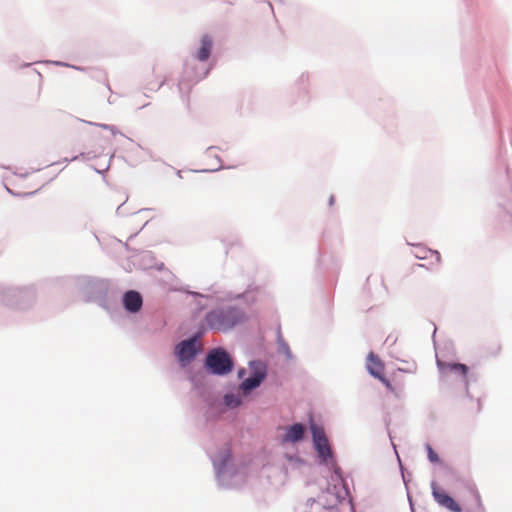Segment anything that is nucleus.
Here are the masks:
<instances>
[{
	"instance_id": "11",
	"label": "nucleus",
	"mask_w": 512,
	"mask_h": 512,
	"mask_svg": "<svg viewBox=\"0 0 512 512\" xmlns=\"http://www.w3.org/2000/svg\"><path fill=\"white\" fill-rule=\"evenodd\" d=\"M502 352V345L497 340H492L485 347V354L489 358H497Z\"/></svg>"
},
{
	"instance_id": "3",
	"label": "nucleus",
	"mask_w": 512,
	"mask_h": 512,
	"mask_svg": "<svg viewBox=\"0 0 512 512\" xmlns=\"http://www.w3.org/2000/svg\"><path fill=\"white\" fill-rule=\"evenodd\" d=\"M366 367L368 372L373 377L379 379L389 391H391L392 393L395 392V388L384 375L385 365L383 361L373 352H370L368 354Z\"/></svg>"
},
{
	"instance_id": "12",
	"label": "nucleus",
	"mask_w": 512,
	"mask_h": 512,
	"mask_svg": "<svg viewBox=\"0 0 512 512\" xmlns=\"http://www.w3.org/2000/svg\"><path fill=\"white\" fill-rule=\"evenodd\" d=\"M465 486H466L468 492L473 497V500H474L476 506H478V507L482 506V499H481V495L478 491L477 486L472 482H467L465 484Z\"/></svg>"
},
{
	"instance_id": "2",
	"label": "nucleus",
	"mask_w": 512,
	"mask_h": 512,
	"mask_svg": "<svg viewBox=\"0 0 512 512\" xmlns=\"http://www.w3.org/2000/svg\"><path fill=\"white\" fill-rule=\"evenodd\" d=\"M206 366L213 374L225 375L232 371L233 363L228 353L217 348L208 353L206 357Z\"/></svg>"
},
{
	"instance_id": "1",
	"label": "nucleus",
	"mask_w": 512,
	"mask_h": 512,
	"mask_svg": "<svg viewBox=\"0 0 512 512\" xmlns=\"http://www.w3.org/2000/svg\"><path fill=\"white\" fill-rule=\"evenodd\" d=\"M210 329L228 330L244 320V314L235 307H223L210 311L205 317Z\"/></svg>"
},
{
	"instance_id": "4",
	"label": "nucleus",
	"mask_w": 512,
	"mask_h": 512,
	"mask_svg": "<svg viewBox=\"0 0 512 512\" xmlns=\"http://www.w3.org/2000/svg\"><path fill=\"white\" fill-rule=\"evenodd\" d=\"M432 495L434 500L442 507L451 512H462L460 505L435 483L432 484Z\"/></svg>"
},
{
	"instance_id": "6",
	"label": "nucleus",
	"mask_w": 512,
	"mask_h": 512,
	"mask_svg": "<svg viewBox=\"0 0 512 512\" xmlns=\"http://www.w3.org/2000/svg\"><path fill=\"white\" fill-rule=\"evenodd\" d=\"M142 297L137 291L131 290L125 293L123 304L127 311L131 313L138 312L142 307Z\"/></svg>"
},
{
	"instance_id": "15",
	"label": "nucleus",
	"mask_w": 512,
	"mask_h": 512,
	"mask_svg": "<svg viewBox=\"0 0 512 512\" xmlns=\"http://www.w3.org/2000/svg\"><path fill=\"white\" fill-rule=\"evenodd\" d=\"M224 402L228 407H237L241 404V400L239 397L233 394H227L224 397Z\"/></svg>"
},
{
	"instance_id": "7",
	"label": "nucleus",
	"mask_w": 512,
	"mask_h": 512,
	"mask_svg": "<svg viewBox=\"0 0 512 512\" xmlns=\"http://www.w3.org/2000/svg\"><path fill=\"white\" fill-rule=\"evenodd\" d=\"M305 427L303 424L296 423L286 428L285 434L282 436L283 443H295L303 439Z\"/></svg>"
},
{
	"instance_id": "8",
	"label": "nucleus",
	"mask_w": 512,
	"mask_h": 512,
	"mask_svg": "<svg viewBox=\"0 0 512 512\" xmlns=\"http://www.w3.org/2000/svg\"><path fill=\"white\" fill-rule=\"evenodd\" d=\"M313 443L318 453V456L321 458L322 462L327 465L333 463V456L330 445L328 443V439H322V441H316Z\"/></svg>"
},
{
	"instance_id": "9",
	"label": "nucleus",
	"mask_w": 512,
	"mask_h": 512,
	"mask_svg": "<svg viewBox=\"0 0 512 512\" xmlns=\"http://www.w3.org/2000/svg\"><path fill=\"white\" fill-rule=\"evenodd\" d=\"M213 46L212 38L209 35H204L201 38V47L197 51L195 58L201 62L208 60Z\"/></svg>"
},
{
	"instance_id": "5",
	"label": "nucleus",
	"mask_w": 512,
	"mask_h": 512,
	"mask_svg": "<svg viewBox=\"0 0 512 512\" xmlns=\"http://www.w3.org/2000/svg\"><path fill=\"white\" fill-rule=\"evenodd\" d=\"M196 338H190L179 343L176 347V354L181 362L191 361L196 355Z\"/></svg>"
},
{
	"instance_id": "14",
	"label": "nucleus",
	"mask_w": 512,
	"mask_h": 512,
	"mask_svg": "<svg viewBox=\"0 0 512 512\" xmlns=\"http://www.w3.org/2000/svg\"><path fill=\"white\" fill-rule=\"evenodd\" d=\"M446 368L455 373H459L465 379L468 373V368L464 364L460 363H450L446 365Z\"/></svg>"
},
{
	"instance_id": "17",
	"label": "nucleus",
	"mask_w": 512,
	"mask_h": 512,
	"mask_svg": "<svg viewBox=\"0 0 512 512\" xmlns=\"http://www.w3.org/2000/svg\"><path fill=\"white\" fill-rule=\"evenodd\" d=\"M426 450H427L428 459L430 460V462L438 463L440 459H439L437 453L433 450V448L429 444L426 445Z\"/></svg>"
},
{
	"instance_id": "13",
	"label": "nucleus",
	"mask_w": 512,
	"mask_h": 512,
	"mask_svg": "<svg viewBox=\"0 0 512 512\" xmlns=\"http://www.w3.org/2000/svg\"><path fill=\"white\" fill-rule=\"evenodd\" d=\"M310 430L312 433L313 442L322 441V439L327 438L323 428L313 422L310 424Z\"/></svg>"
},
{
	"instance_id": "10",
	"label": "nucleus",
	"mask_w": 512,
	"mask_h": 512,
	"mask_svg": "<svg viewBox=\"0 0 512 512\" xmlns=\"http://www.w3.org/2000/svg\"><path fill=\"white\" fill-rule=\"evenodd\" d=\"M264 379V375L261 373H256L253 376L245 379L241 385L240 389L244 394L249 393L252 389L258 387Z\"/></svg>"
},
{
	"instance_id": "16",
	"label": "nucleus",
	"mask_w": 512,
	"mask_h": 512,
	"mask_svg": "<svg viewBox=\"0 0 512 512\" xmlns=\"http://www.w3.org/2000/svg\"><path fill=\"white\" fill-rule=\"evenodd\" d=\"M423 252H424V255L418 256V258H421V259L431 258V259H434L436 261V263H440L441 256H440L439 252L432 251V250H427V251L423 250Z\"/></svg>"
}]
</instances>
